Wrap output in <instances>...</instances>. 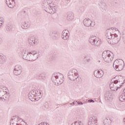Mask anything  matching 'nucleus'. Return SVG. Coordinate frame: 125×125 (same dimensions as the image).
I'll return each mask as SVG.
<instances>
[{"label":"nucleus","mask_w":125,"mask_h":125,"mask_svg":"<svg viewBox=\"0 0 125 125\" xmlns=\"http://www.w3.org/2000/svg\"><path fill=\"white\" fill-rule=\"evenodd\" d=\"M125 79L121 76H116L113 78L109 84L110 88L113 91H117L118 88H121V87L125 83Z\"/></svg>","instance_id":"nucleus-1"},{"label":"nucleus","mask_w":125,"mask_h":125,"mask_svg":"<svg viewBox=\"0 0 125 125\" xmlns=\"http://www.w3.org/2000/svg\"><path fill=\"white\" fill-rule=\"evenodd\" d=\"M113 27H111L106 31L105 40L108 43H111V42L115 44L118 43L121 41V37H119L117 34L113 32Z\"/></svg>","instance_id":"nucleus-2"},{"label":"nucleus","mask_w":125,"mask_h":125,"mask_svg":"<svg viewBox=\"0 0 125 125\" xmlns=\"http://www.w3.org/2000/svg\"><path fill=\"white\" fill-rule=\"evenodd\" d=\"M52 1L51 0H44L42 4V8L50 14H54L57 10V7L55 6H52Z\"/></svg>","instance_id":"nucleus-3"},{"label":"nucleus","mask_w":125,"mask_h":125,"mask_svg":"<svg viewBox=\"0 0 125 125\" xmlns=\"http://www.w3.org/2000/svg\"><path fill=\"white\" fill-rule=\"evenodd\" d=\"M61 77L63 76V74L59 73V72H55L52 76L51 80L53 83H54L55 85H59V84H62L63 83V80L60 79H61Z\"/></svg>","instance_id":"nucleus-4"},{"label":"nucleus","mask_w":125,"mask_h":125,"mask_svg":"<svg viewBox=\"0 0 125 125\" xmlns=\"http://www.w3.org/2000/svg\"><path fill=\"white\" fill-rule=\"evenodd\" d=\"M68 77L69 80L72 82L76 81L77 83L80 82L79 73H78V70L76 69H73L70 70L68 73Z\"/></svg>","instance_id":"nucleus-5"},{"label":"nucleus","mask_w":125,"mask_h":125,"mask_svg":"<svg viewBox=\"0 0 125 125\" xmlns=\"http://www.w3.org/2000/svg\"><path fill=\"white\" fill-rule=\"evenodd\" d=\"M113 55V53L109 50L104 51L103 52L102 56L105 62L106 63H111L113 61L114 58L111 57V55Z\"/></svg>","instance_id":"nucleus-6"},{"label":"nucleus","mask_w":125,"mask_h":125,"mask_svg":"<svg viewBox=\"0 0 125 125\" xmlns=\"http://www.w3.org/2000/svg\"><path fill=\"white\" fill-rule=\"evenodd\" d=\"M101 40L96 38V36H92L90 37L89 42L92 45H95V46H99L101 44Z\"/></svg>","instance_id":"nucleus-7"},{"label":"nucleus","mask_w":125,"mask_h":125,"mask_svg":"<svg viewBox=\"0 0 125 125\" xmlns=\"http://www.w3.org/2000/svg\"><path fill=\"white\" fill-rule=\"evenodd\" d=\"M28 43L29 44L30 46H36V45H38V43H39V39L30 37L28 38Z\"/></svg>","instance_id":"nucleus-8"},{"label":"nucleus","mask_w":125,"mask_h":125,"mask_svg":"<svg viewBox=\"0 0 125 125\" xmlns=\"http://www.w3.org/2000/svg\"><path fill=\"white\" fill-rule=\"evenodd\" d=\"M48 35L50 39L54 41H57L60 38L59 33L56 31L52 30L49 32Z\"/></svg>","instance_id":"nucleus-9"},{"label":"nucleus","mask_w":125,"mask_h":125,"mask_svg":"<svg viewBox=\"0 0 125 125\" xmlns=\"http://www.w3.org/2000/svg\"><path fill=\"white\" fill-rule=\"evenodd\" d=\"M113 66L116 71H122V70H123V69H124L125 67V63H113Z\"/></svg>","instance_id":"nucleus-10"},{"label":"nucleus","mask_w":125,"mask_h":125,"mask_svg":"<svg viewBox=\"0 0 125 125\" xmlns=\"http://www.w3.org/2000/svg\"><path fill=\"white\" fill-rule=\"evenodd\" d=\"M113 93L111 91H107L104 94V98L106 101H112L113 100Z\"/></svg>","instance_id":"nucleus-11"},{"label":"nucleus","mask_w":125,"mask_h":125,"mask_svg":"<svg viewBox=\"0 0 125 125\" xmlns=\"http://www.w3.org/2000/svg\"><path fill=\"white\" fill-rule=\"evenodd\" d=\"M28 98L31 100V101H38L40 99L38 98V96L33 92V91L30 92L28 94Z\"/></svg>","instance_id":"nucleus-12"},{"label":"nucleus","mask_w":125,"mask_h":125,"mask_svg":"<svg viewBox=\"0 0 125 125\" xmlns=\"http://www.w3.org/2000/svg\"><path fill=\"white\" fill-rule=\"evenodd\" d=\"M22 73V67L21 65H17L14 69V73L16 76H19Z\"/></svg>","instance_id":"nucleus-13"},{"label":"nucleus","mask_w":125,"mask_h":125,"mask_svg":"<svg viewBox=\"0 0 125 125\" xmlns=\"http://www.w3.org/2000/svg\"><path fill=\"white\" fill-rule=\"evenodd\" d=\"M94 75L96 78L100 79V78H102L104 75V72L102 70H101V71L96 70L94 71Z\"/></svg>","instance_id":"nucleus-14"},{"label":"nucleus","mask_w":125,"mask_h":125,"mask_svg":"<svg viewBox=\"0 0 125 125\" xmlns=\"http://www.w3.org/2000/svg\"><path fill=\"white\" fill-rule=\"evenodd\" d=\"M97 117L92 116L90 117L88 122V125H97Z\"/></svg>","instance_id":"nucleus-15"},{"label":"nucleus","mask_w":125,"mask_h":125,"mask_svg":"<svg viewBox=\"0 0 125 125\" xmlns=\"http://www.w3.org/2000/svg\"><path fill=\"white\" fill-rule=\"evenodd\" d=\"M92 21H90V19H85L83 21V24L85 27H90V26L93 27V26L95 25V24L92 25Z\"/></svg>","instance_id":"nucleus-16"},{"label":"nucleus","mask_w":125,"mask_h":125,"mask_svg":"<svg viewBox=\"0 0 125 125\" xmlns=\"http://www.w3.org/2000/svg\"><path fill=\"white\" fill-rule=\"evenodd\" d=\"M69 33L68 30H64L62 32V40H68L69 39Z\"/></svg>","instance_id":"nucleus-17"},{"label":"nucleus","mask_w":125,"mask_h":125,"mask_svg":"<svg viewBox=\"0 0 125 125\" xmlns=\"http://www.w3.org/2000/svg\"><path fill=\"white\" fill-rule=\"evenodd\" d=\"M6 4L9 8H13L16 4L14 0H6Z\"/></svg>","instance_id":"nucleus-18"},{"label":"nucleus","mask_w":125,"mask_h":125,"mask_svg":"<svg viewBox=\"0 0 125 125\" xmlns=\"http://www.w3.org/2000/svg\"><path fill=\"white\" fill-rule=\"evenodd\" d=\"M18 118V123H14L13 122V121H15V116H13L12 119H11V122H10V125H22V124H19V122H20V121H21V123H23V120H22V119H21L19 118V117H17Z\"/></svg>","instance_id":"nucleus-19"},{"label":"nucleus","mask_w":125,"mask_h":125,"mask_svg":"<svg viewBox=\"0 0 125 125\" xmlns=\"http://www.w3.org/2000/svg\"><path fill=\"white\" fill-rule=\"evenodd\" d=\"M29 53L31 55V56L33 58V61H36V59H38L39 58V56L38 54V52L36 51H32Z\"/></svg>","instance_id":"nucleus-20"},{"label":"nucleus","mask_w":125,"mask_h":125,"mask_svg":"<svg viewBox=\"0 0 125 125\" xmlns=\"http://www.w3.org/2000/svg\"><path fill=\"white\" fill-rule=\"evenodd\" d=\"M31 26V24L28 21H24L21 23V27L22 29L26 30V29H28V28L30 27Z\"/></svg>","instance_id":"nucleus-21"},{"label":"nucleus","mask_w":125,"mask_h":125,"mask_svg":"<svg viewBox=\"0 0 125 125\" xmlns=\"http://www.w3.org/2000/svg\"><path fill=\"white\" fill-rule=\"evenodd\" d=\"M33 93H35V94L37 96V98L39 97V99L42 98V91L41 90H36L35 91H32Z\"/></svg>","instance_id":"nucleus-22"},{"label":"nucleus","mask_w":125,"mask_h":125,"mask_svg":"<svg viewBox=\"0 0 125 125\" xmlns=\"http://www.w3.org/2000/svg\"><path fill=\"white\" fill-rule=\"evenodd\" d=\"M67 20H68V21L74 20V13H73V12H69L67 13Z\"/></svg>","instance_id":"nucleus-23"},{"label":"nucleus","mask_w":125,"mask_h":125,"mask_svg":"<svg viewBox=\"0 0 125 125\" xmlns=\"http://www.w3.org/2000/svg\"><path fill=\"white\" fill-rule=\"evenodd\" d=\"M112 123V121L109 117L105 118L103 121V124L104 125H110Z\"/></svg>","instance_id":"nucleus-24"},{"label":"nucleus","mask_w":125,"mask_h":125,"mask_svg":"<svg viewBox=\"0 0 125 125\" xmlns=\"http://www.w3.org/2000/svg\"><path fill=\"white\" fill-rule=\"evenodd\" d=\"M32 58L33 57H32V55L30 53L27 54L26 56H24V57L23 58V59H24L25 60H27V61H33Z\"/></svg>","instance_id":"nucleus-25"},{"label":"nucleus","mask_w":125,"mask_h":125,"mask_svg":"<svg viewBox=\"0 0 125 125\" xmlns=\"http://www.w3.org/2000/svg\"><path fill=\"white\" fill-rule=\"evenodd\" d=\"M9 98V96L7 95V93H4L2 97L1 98H0V100L1 101H7L8 100V99Z\"/></svg>","instance_id":"nucleus-26"},{"label":"nucleus","mask_w":125,"mask_h":125,"mask_svg":"<svg viewBox=\"0 0 125 125\" xmlns=\"http://www.w3.org/2000/svg\"><path fill=\"white\" fill-rule=\"evenodd\" d=\"M6 62V56H4V55H0V62L4 63Z\"/></svg>","instance_id":"nucleus-27"},{"label":"nucleus","mask_w":125,"mask_h":125,"mask_svg":"<svg viewBox=\"0 0 125 125\" xmlns=\"http://www.w3.org/2000/svg\"><path fill=\"white\" fill-rule=\"evenodd\" d=\"M99 5H100V7L103 9H105V8H106V6H107L106 3L103 1H101L100 3H99Z\"/></svg>","instance_id":"nucleus-28"},{"label":"nucleus","mask_w":125,"mask_h":125,"mask_svg":"<svg viewBox=\"0 0 125 125\" xmlns=\"http://www.w3.org/2000/svg\"><path fill=\"white\" fill-rule=\"evenodd\" d=\"M83 121H78L76 122L75 123H72L71 125H83Z\"/></svg>","instance_id":"nucleus-29"},{"label":"nucleus","mask_w":125,"mask_h":125,"mask_svg":"<svg viewBox=\"0 0 125 125\" xmlns=\"http://www.w3.org/2000/svg\"><path fill=\"white\" fill-rule=\"evenodd\" d=\"M119 100H120V101H121V102H124V101H125V94L123 93L122 95L120 96Z\"/></svg>","instance_id":"nucleus-30"},{"label":"nucleus","mask_w":125,"mask_h":125,"mask_svg":"<svg viewBox=\"0 0 125 125\" xmlns=\"http://www.w3.org/2000/svg\"><path fill=\"white\" fill-rule=\"evenodd\" d=\"M46 78V75L42 73L39 75V79L40 80H44Z\"/></svg>","instance_id":"nucleus-31"},{"label":"nucleus","mask_w":125,"mask_h":125,"mask_svg":"<svg viewBox=\"0 0 125 125\" xmlns=\"http://www.w3.org/2000/svg\"><path fill=\"white\" fill-rule=\"evenodd\" d=\"M12 29V26H11V25L8 24L6 25V31H7L8 32H10Z\"/></svg>","instance_id":"nucleus-32"},{"label":"nucleus","mask_w":125,"mask_h":125,"mask_svg":"<svg viewBox=\"0 0 125 125\" xmlns=\"http://www.w3.org/2000/svg\"><path fill=\"white\" fill-rule=\"evenodd\" d=\"M113 63H125V61L122 59H117Z\"/></svg>","instance_id":"nucleus-33"},{"label":"nucleus","mask_w":125,"mask_h":125,"mask_svg":"<svg viewBox=\"0 0 125 125\" xmlns=\"http://www.w3.org/2000/svg\"><path fill=\"white\" fill-rule=\"evenodd\" d=\"M48 108V103L47 102L45 103L44 105L42 106V109L43 110H45V109H47Z\"/></svg>","instance_id":"nucleus-34"},{"label":"nucleus","mask_w":125,"mask_h":125,"mask_svg":"<svg viewBox=\"0 0 125 125\" xmlns=\"http://www.w3.org/2000/svg\"><path fill=\"white\" fill-rule=\"evenodd\" d=\"M56 58H57L56 56H55V55L52 56L50 57V58L49 59L50 61H53L55 60V59H56Z\"/></svg>","instance_id":"nucleus-35"},{"label":"nucleus","mask_w":125,"mask_h":125,"mask_svg":"<svg viewBox=\"0 0 125 125\" xmlns=\"http://www.w3.org/2000/svg\"><path fill=\"white\" fill-rule=\"evenodd\" d=\"M29 53H28V51L24 50L23 51V53H22V58H24L25 56H27V54H28Z\"/></svg>","instance_id":"nucleus-36"},{"label":"nucleus","mask_w":125,"mask_h":125,"mask_svg":"<svg viewBox=\"0 0 125 125\" xmlns=\"http://www.w3.org/2000/svg\"><path fill=\"white\" fill-rule=\"evenodd\" d=\"M3 94H4V92L3 91V90L0 89V99L1 98Z\"/></svg>","instance_id":"nucleus-37"},{"label":"nucleus","mask_w":125,"mask_h":125,"mask_svg":"<svg viewBox=\"0 0 125 125\" xmlns=\"http://www.w3.org/2000/svg\"><path fill=\"white\" fill-rule=\"evenodd\" d=\"M122 37H123V40L125 41V30H124L122 31Z\"/></svg>","instance_id":"nucleus-38"},{"label":"nucleus","mask_w":125,"mask_h":125,"mask_svg":"<svg viewBox=\"0 0 125 125\" xmlns=\"http://www.w3.org/2000/svg\"><path fill=\"white\" fill-rule=\"evenodd\" d=\"M0 89H1L4 92V93H6V92H7V88L5 87H3L2 88H0Z\"/></svg>","instance_id":"nucleus-39"},{"label":"nucleus","mask_w":125,"mask_h":125,"mask_svg":"<svg viewBox=\"0 0 125 125\" xmlns=\"http://www.w3.org/2000/svg\"><path fill=\"white\" fill-rule=\"evenodd\" d=\"M2 20L0 19V28L2 27V25H3V21H1Z\"/></svg>","instance_id":"nucleus-40"},{"label":"nucleus","mask_w":125,"mask_h":125,"mask_svg":"<svg viewBox=\"0 0 125 125\" xmlns=\"http://www.w3.org/2000/svg\"><path fill=\"white\" fill-rule=\"evenodd\" d=\"M88 102L89 103H94V101L92 99L88 100Z\"/></svg>","instance_id":"nucleus-41"},{"label":"nucleus","mask_w":125,"mask_h":125,"mask_svg":"<svg viewBox=\"0 0 125 125\" xmlns=\"http://www.w3.org/2000/svg\"><path fill=\"white\" fill-rule=\"evenodd\" d=\"M78 105H83V103L82 102H77Z\"/></svg>","instance_id":"nucleus-42"},{"label":"nucleus","mask_w":125,"mask_h":125,"mask_svg":"<svg viewBox=\"0 0 125 125\" xmlns=\"http://www.w3.org/2000/svg\"><path fill=\"white\" fill-rule=\"evenodd\" d=\"M77 101L75 102L74 101L72 103H70V105H75V104H76V103H77Z\"/></svg>","instance_id":"nucleus-43"},{"label":"nucleus","mask_w":125,"mask_h":125,"mask_svg":"<svg viewBox=\"0 0 125 125\" xmlns=\"http://www.w3.org/2000/svg\"><path fill=\"white\" fill-rule=\"evenodd\" d=\"M2 42V39L1 38H0V44Z\"/></svg>","instance_id":"nucleus-44"},{"label":"nucleus","mask_w":125,"mask_h":125,"mask_svg":"<svg viewBox=\"0 0 125 125\" xmlns=\"http://www.w3.org/2000/svg\"><path fill=\"white\" fill-rule=\"evenodd\" d=\"M91 60H90V59H87L86 60V61H87V62H90Z\"/></svg>","instance_id":"nucleus-45"},{"label":"nucleus","mask_w":125,"mask_h":125,"mask_svg":"<svg viewBox=\"0 0 125 125\" xmlns=\"http://www.w3.org/2000/svg\"><path fill=\"white\" fill-rule=\"evenodd\" d=\"M123 123L125 124V118H124L123 119Z\"/></svg>","instance_id":"nucleus-46"},{"label":"nucleus","mask_w":125,"mask_h":125,"mask_svg":"<svg viewBox=\"0 0 125 125\" xmlns=\"http://www.w3.org/2000/svg\"><path fill=\"white\" fill-rule=\"evenodd\" d=\"M124 93H123V94L125 95V88L124 90Z\"/></svg>","instance_id":"nucleus-47"},{"label":"nucleus","mask_w":125,"mask_h":125,"mask_svg":"<svg viewBox=\"0 0 125 125\" xmlns=\"http://www.w3.org/2000/svg\"><path fill=\"white\" fill-rule=\"evenodd\" d=\"M84 58H86V56H85L84 57Z\"/></svg>","instance_id":"nucleus-48"},{"label":"nucleus","mask_w":125,"mask_h":125,"mask_svg":"<svg viewBox=\"0 0 125 125\" xmlns=\"http://www.w3.org/2000/svg\"><path fill=\"white\" fill-rule=\"evenodd\" d=\"M66 1H68L69 0H65Z\"/></svg>","instance_id":"nucleus-49"}]
</instances>
